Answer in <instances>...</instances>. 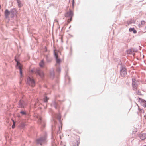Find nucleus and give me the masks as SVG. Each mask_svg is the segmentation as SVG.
Here are the masks:
<instances>
[{
	"mask_svg": "<svg viewBox=\"0 0 146 146\" xmlns=\"http://www.w3.org/2000/svg\"><path fill=\"white\" fill-rule=\"evenodd\" d=\"M61 128L62 127V125H61Z\"/></svg>",
	"mask_w": 146,
	"mask_h": 146,
	"instance_id": "41",
	"label": "nucleus"
},
{
	"mask_svg": "<svg viewBox=\"0 0 146 146\" xmlns=\"http://www.w3.org/2000/svg\"><path fill=\"white\" fill-rule=\"evenodd\" d=\"M137 49L133 48V52H137Z\"/></svg>",
	"mask_w": 146,
	"mask_h": 146,
	"instance_id": "31",
	"label": "nucleus"
},
{
	"mask_svg": "<svg viewBox=\"0 0 146 146\" xmlns=\"http://www.w3.org/2000/svg\"><path fill=\"white\" fill-rule=\"evenodd\" d=\"M80 143V142L75 141L73 142L72 146H78Z\"/></svg>",
	"mask_w": 146,
	"mask_h": 146,
	"instance_id": "19",
	"label": "nucleus"
},
{
	"mask_svg": "<svg viewBox=\"0 0 146 146\" xmlns=\"http://www.w3.org/2000/svg\"><path fill=\"white\" fill-rule=\"evenodd\" d=\"M139 99L140 100H141V105L143 107H146V101L139 98Z\"/></svg>",
	"mask_w": 146,
	"mask_h": 146,
	"instance_id": "15",
	"label": "nucleus"
},
{
	"mask_svg": "<svg viewBox=\"0 0 146 146\" xmlns=\"http://www.w3.org/2000/svg\"><path fill=\"white\" fill-rule=\"evenodd\" d=\"M74 0H72V6L73 8H74Z\"/></svg>",
	"mask_w": 146,
	"mask_h": 146,
	"instance_id": "32",
	"label": "nucleus"
},
{
	"mask_svg": "<svg viewBox=\"0 0 146 146\" xmlns=\"http://www.w3.org/2000/svg\"><path fill=\"white\" fill-rule=\"evenodd\" d=\"M58 130L57 131V133H60V126H58Z\"/></svg>",
	"mask_w": 146,
	"mask_h": 146,
	"instance_id": "34",
	"label": "nucleus"
},
{
	"mask_svg": "<svg viewBox=\"0 0 146 146\" xmlns=\"http://www.w3.org/2000/svg\"><path fill=\"white\" fill-rule=\"evenodd\" d=\"M50 6H54V5H53V4H50Z\"/></svg>",
	"mask_w": 146,
	"mask_h": 146,
	"instance_id": "36",
	"label": "nucleus"
},
{
	"mask_svg": "<svg viewBox=\"0 0 146 146\" xmlns=\"http://www.w3.org/2000/svg\"><path fill=\"white\" fill-rule=\"evenodd\" d=\"M54 55L56 59V63L58 64H60L61 62V60L60 58H58V53L55 52V50L54 52Z\"/></svg>",
	"mask_w": 146,
	"mask_h": 146,
	"instance_id": "10",
	"label": "nucleus"
},
{
	"mask_svg": "<svg viewBox=\"0 0 146 146\" xmlns=\"http://www.w3.org/2000/svg\"><path fill=\"white\" fill-rule=\"evenodd\" d=\"M27 103L24 101L20 100L19 102V107L21 108H24L27 105Z\"/></svg>",
	"mask_w": 146,
	"mask_h": 146,
	"instance_id": "7",
	"label": "nucleus"
},
{
	"mask_svg": "<svg viewBox=\"0 0 146 146\" xmlns=\"http://www.w3.org/2000/svg\"><path fill=\"white\" fill-rule=\"evenodd\" d=\"M144 117L145 119H146V115L144 116Z\"/></svg>",
	"mask_w": 146,
	"mask_h": 146,
	"instance_id": "37",
	"label": "nucleus"
},
{
	"mask_svg": "<svg viewBox=\"0 0 146 146\" xmlns=\"http://www.w3.org/2000/svg\"><path fill=\"white\" fill-rule=\"evenodd\" d=\"M139 112H140L141 113H144V111L143 110L141 109H140V108H139Z\"/></svg>",
	"mask_w": 146,
	"mask_h": 146,
	"instance_id": "30",
	"label": "nucleus"
},
{
	"mask_svg": "<svg viewBox=\"0 0 146 146\" xmlns=\"http://www.w3.org/2000/svg\"><path fill=\"white\" fill-rule=\"evenodd\" d=\"M10 13V11H9L8 9H6L5 10L4 12V14L5 17L6 19L9 18V16Z\"/></svg>",
	"mask_w": 146,
	"mask_h": 146,
	"instance_id": "13",
	"label": "nucleus"
},
{
	"mask_svg": "<svg viewBox=\"0 0 146 146\" xmlns=\"http://www.w3.org/2000/svg\"><path fill=\"white\" fill-rule=\"evenodd\" d=\"M57 117L58 119V120L60 123L61 124V116L59 114H58L57 115Z\"/></svg>",
	"mask_w": 146,
	"mask_h": 146,
	"instance_id": "25",
	"label": "nucleus"
},
{
	"mask_svg": "<svg viewBox=\"0 0 146 146\" xmlns=\"http://www.w3.org/2000/svg\"><path fill=\"white\" fill-rule=\"evenodd\" d=\"M135 21L133 19H131L130 20L127 21V23L128 25L131 24H135Z\"/></svg>",
	"mask_w": 146,
	"mask_h": 146,
	"instance_id": "18",
	"label": "nucleus"
},
{
	"mask_svg": "<svg viewBox=\"0 0 146 146\" xmlns=\"http://www.w3.org/2000/svg\"><path fill=\"white\" fill-rule=\"evenodd\" d=\"M15 61L17 62V64L16 65V66L17 68H19V69L20 71V74L21 76V77L22 74V66L21 65L20 63L17 61V60L15 59Z\"/></svg>",
	"mask_w": 146,
	"mask_h": 146,
	"instance_id": "6",
	"label": "nucleus"
},
{
	"mask_svg": "<svg viewBox=\"0 0 146 146\" xmlns=\"http://www.w3.org/2000/svg\"><path fill=\"white\" fill-rule=\"evenodd\" d=\"M35 73L39 75L41 77L43 78L44 76V74L43 71L39 69H36L35 70Z\"/></svg>",
	"mask_w": 146,
	"mask_h": 146,
	"instance_id": "8",
	"label": "nucleus"
},
{
	"mask_svg": "<svg viewBox=\"0 0 146 146\" xmlns=\"http://www.w3.org/2000/svg\"><path fill=\"white\" fill-rule=\"evenodd\" d=\"M46 138L45 137H42L36 140V142L37 144H40L42 145V143L44 142L46 140Z\"/></svg>",
	"mask_w": 146,
	"mask_h": 146,
	"instance_id": "5",
	"label": "nucleus"
},
{
	"mask_svg": "<svg viewBox=\"0 0 146 146\" xmlns=\"http://www.w3.org/2000/svg\"><path fill=\"white\" fill-rule=\"evenodd\" d=\"M132 86L133 89L134 91H136L137 87L138 86V82L134 78H132Z\"/></svg>",
	"mask_w": 146,
	"mask_h": 146,
	"instance_id": "3",
	"label": "nucleus"
},
{
	"mask_svg": "<svg viewBox=\"0 0 146 146\" xmlns=\"http://www.w3.org/2000/svg\"><path fill=\"white\" fill-rule=\"evenodd\" d=\"M145 24V22L144 21H142L141 22V24L142 25H144V24Z\"/></svg>",
	"mask_w": 146,
	"mask_h": 146,
	"instance_id": "33",
	"label": "nucleus"
},
{
	"mask_svg": "<svg viewBox=\"0 0 146 146\" xmlns=\"http://www.w3.org/2000/svg\"><path fill=\"white\" fill-rule=\"evenodd\" d=\"M139 137L141 139L144 140L146 139V133L140 134L139 135Z\"/></svg>",
	"mask_w": 146,
	"mask_h": 146,
	"instance_id": "16",
	"label": "nucleus"
},
{
	"mask_svg": "<svg viewBox=\"0 0 146 146\" xmlns=\"http://www.w3.org/2000/svg\"><path fill=\"white\" fill-rule=\"evenodd\" d=\"M129 31L130 32L133 31L134 33H136L137 32V31L134 29V28H130L129 29Z\"/></svg>",
	"mask_w": 146,
	"mask_h": 146,
	"instance_id": "21",
	"label": "nucleus"
},
{
	"mask_svg": "<svg viewBox=\"0 0 146 146\" xmlns=\"http://www.w3.org/2000/svg\"><path fill=\"white\" fill-rule=\"evenodd\" d=\"M56 71L58 73H60L61 72V69L59 67L57 68L56 69Z\"/></svg>",
	"mask_w": 146,
	"mask_h": 146,
	"instance_id": "26",
	"label": "nucleus"
},
{
	"mask_svg": "<svg viewBox=\"0 0 146 146\" xmlns=\"http://www.w3.org/2000/svg\"><path fill=\"white\" fill-rule=\"evenodd\" d=\"M38 122L39 124L40 125L43 127H44L45 126V123L44 121L42 120L41 117H40L38 119Z\"/></svg>",
	"mask_w": 146,
	"mask_h": 146,
	"instance_id": "14",
	"label": "nucleus"
},
{
	"mask_svg": "<svg viewBox=\"0 0 146 146\" xmlns=\"http://www.w3.org/2000/svg\"><path fill=\"white\" fill-rule=\"evenodd\" d=\"M50 75L51 78H53L54 76V72L53 69H51L50 71Z\"/></svg>",
	"mask_w": 146,
	"mask_h": 146,
	"instance_id": "17",
	"label": "nucleus"
},
{
	"mask_svg": "<svg viewBox=\"0 0 146 146\" xmlns=\"http://www.w3.org/2000/svg\"><path fill=\"white\" fill-rule=\"evenodd\" d=\"M48 99V98L47 96H45L44 98V102L45 103L47 102Z\"/></svg>",
	"mask_w": 146,
	"mask_h": 146,
	"instance_id": "24",
	"label": "nucleus"
},
{
	"mask_svg": "<svg viewBox=\"0 0 146 146\" xmlns=\"http://www.w3.org/2000/svg\"><path fill=\"white\" fill-rule=\"evenodd\" d=\"M45 58L46 62L48 63L51 62L52 60V58L48 55H46L45 56Z\"/></svg>",
	"mask_w": 146,
	"mask_h": 146,
	"instance_id": "11",
	"label": "nucleus"
},
{
	"mask_svg": "<svg viewBox=\"0 0 146 146\" xmlns=\"http://www.w3.org/2000/svg\"><path fill=\"white\" fill-rule=\"evenodd\" d=\"M136 91V93L138 95H141V92L140 91L138 90L137 91Z\"/></svg>",
	"mask_w": 146,
	"mask_h": 146,
	"instance_id": "28",
	"label": "nucleus"
},
{
	"mask_svg": "<svg viewBox=\"0 0 146 146\" xmlns=\"http://www.w3.org/2000/svg\"><path fill=\"white\" fill-rule=\"evenodd\" d=\"M1 8V5H0V8Z\"/></svg>",
	"mask_w": 146,
	"mask_h": 146,
	"instance_id": "40",
	"label": "nucleus"
},
{
	"mask_svg": "<svg viewBox=\"0 0 146 146\" xmlns=\"http://www.w3.org/2000/svg\"><path fill=\"white\" fill-rule=\"evenodd\" d=\"M54 127H52V130L53 131V129H54ZM53 132V131H52V132Z\"/></svg>",
	"mask_w": 146,
	"mask_h": 146,
	"instance_id": "38",
	"label": "nucleus"
},
{
	"mask_svg": "<svg viewBox=\"0 0 146 146\" xmlns=\"http://www.w3.org/2000/svg\"><path fill=\"white\" fill-rule=\"evenodd\" d=\"M27 84L32 87L35 86V82L34 79L29 77H28L27 79Z\"/></svg>",
	"mask_w": 146,
	"mask_h": 146,
	"instance_id": "1",
	"label": "nucleus"
},
{
	"mask_svg": "<svg viewBox=\"0 0 146 146\" xmlns=\"http://www.w3.org/2000/svg\"><path fill=\"white\" fill-rule=\"evenodd\" d=\"M17 1L19 7V8L21 7L22 6L21 1L20 0H17Z\"/></svg>",
	"mask_w": 146,
	"mask_h": 146,
	"instance_id": "23",
	"label": "nucleus"
},
{
	"mask_svg": "<svg viewBox=\"0 0 146 146\" xmlns=\"http://www.w3.org/2000/svg\"><path fill=\"white\" fill-rule=\"evenodd\" d=\"M73 15V13L71 10H70L69 12H67L65 14V17L69 18L68 19V23L72 21Z\"/></svg>",
	"mask_w": 146,
	"mask_h": 146,
	"instance_id": "2",
	"label": "nucleus"
},
{
	"mask_svg": "<svg viewBox=\"0 0 146 146\" xmlns=\"http://www.w3.org/2000/svg\"><path fill=\"white\" fill-rule=\"evenodd\" d=\"M15 122L13 120V125L12 127V128L13 129L15 127Z\"/></svg>",
	"mask_w": 146,
	"mask_h": 146,
	"instance_id": "27",
	"label": "nucleus"
},
{
	"mask_svg": "<svg viewBox=\"0 0 146 146\" xmlns=\"http://www.w3.org/2000/svg\"><path fill=\"white\" fill-rule=\"evenodd\" d=\"M132 51H133V48H131L130 49H129L128 50H127V54H131L133 52Z\"/></svg>",
	"mask_w": 146,
	"mask_h": 146,
	"instance_id": "22",
	"label": "nucleus"
},
{
	"mask_svg": "<svg viewBox=\"0 0 146 146\" xmlns=\"http://www.w3.org/2000/svg\"><path fill=\"white\" fill-rule=\"evenodd\" d=\"M40 66L41 67H44V60H42L39 64Z\"/></svg>",
	"mask_w": 146,
	"mask_h": 146,
	"instance_id": "20",
	"label": "nucleus"
},
{
	"mask_svg": "<svg viewBox=\"0 0 146 146\" xmlns=\"http://www.w3.org/2000/svg\"><path fill=\"white\" fill-rule=\"evenodd\" d=\"M139 27H142V25L141 24H139Z\"/></svg>",
	"mask_w": 146,
	"mask_h": 146,
	"instance_id": "35",
	"label": "nucleus"
},
{
	"mask_svg": "<svg viewBox=\"0 0 146 146\" xmlns=\"http://www.w3.org/2000/svg\"><path fill=\"white\" fill-rule=\"evenodd\" d=\"M10 11V13L11 14V18H13L14 15H15L17 13L16 9L15 8L11 9Z\"/></svg>",
	"mask_w": 146,
	"mask_h": 146,
	"instance_id": "9",
	"label": "nucleus"
},
{
	"mask_svg": "<svg viewBox=\"0 0 146 146\" xmlns=\"http://www.w3.org/2000/svg\"><path fill=\"white\" fill-rule=\"evenodd\" d=\"M120 74L121 76L124 77L127 74L126 69L125 67L122 66L121 67V69L120 70Z\"/></svg>",
	"mask_w": 146,
	"mask_h": 146,
	"instance_id": "4",
	"label": "nucleus"
},
{
	"mask_svg": "<svg viewBox=\"0 0 146 146\" xmlns=\"http://www.w3.org/2000/svg\"><path fill=\"white\" fill-rule=\"evenodd\" d=\"M51 105L56 109L59 107V104L55 101H54L52 102Z\"/></svg>",
	"mask_w": 146,
	"mask_h": 146,
	"instance_id": "12",
	"label": "nucleus"
},
{
	"mask_svg": "<svg viewBox=\"0 0 146 146\" xmlns=\"http://www.w3.org/2000/svg\"><path fill=\"white\" fill-rule=\"evenodd\" d=\"M20 113L23 115H26V113L25 111H21L20 112Z\"/></svg>",
	"mask_w": 146,
	"mask_h": 146,
	"instance_id": "29",
	"label": "nucleus"
},
{
	"mask_svg": "<svg viewBox=\"0 0 146 146\" xmlns=\"http://www.w3.org/2000/svg\"><path fill=\"white\" fill-rule=\"evenodd\" d=\"M129 41L130 40H127V42H129Z\"/></svg>",
	"mask_w": 146,
	"mask_h": 146,
	"instance_id": "39",
	"label": "nucleus"
}]
</instances>
